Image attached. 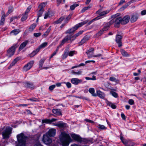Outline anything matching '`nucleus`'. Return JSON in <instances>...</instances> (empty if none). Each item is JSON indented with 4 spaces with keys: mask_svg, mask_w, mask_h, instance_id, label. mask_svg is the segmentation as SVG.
Instances as JSON below:
<instances>
[{
    "mask_svg": "<svg viewBox=\"0 0 146 146\" xmlns=\"http://www.w3.org/2000/svg\"><path fill=\"white\" fill-rule=\"evenodd\" d=\"M59 139L62 146H68L70 142L72 141L69 135L65 132H61Z\"/></svg>",
    "mask_w": 146,
    "mask_h": 146,
    "instance_id": "f257e3e1",
    "label": "nucleus"
},
{
    "mask_svg": "<svg viewBox=\"0 0 146 146\" xmlns=\"http://www.w3.org/2000/svg\"><path fill=\"white\" fill-rule=\"evenodd\" d=\"M17 137L18 142L16 146H25L26 139L27 137L24 134L21 133L17 135Z\"/></svg>",
    "mask_w": 146,
    "mask_h": 146,
    "instance_id": "f03ea898",
    "label": "nucleus"
},
{
    "mask_svg": "<svg viewBox=\"0 0 146 146\" xmlns=\"http://www.w3.org/2000/svg\"><path fill=\"white\" fill-rule=\"evenodd\" d=\"M72 138L75 141L80 143L84 142L86 143L88 142V140L86 139L82 138L80 136L75 133L70 134Z\"/></svg>",
    "mask_w": 146,
    "mask_h": 146,
    "instance_id": "7ed1b4c3",
    "label": "nucleus"
},
{
    "mask_svg": "<svg viewBox=\"0 0 146 146\" xmlns=\"http://www.w3.org/2000/svg\"><path fill=\"white\" fill-rule=\"evenodd\" d=\"M120 15L119 13H117V14L113 16V17L115 18L111 20L110 21L111 23H112V24L114 23V26L117 27H118L119 26V25L121 23V17H117V16Z\"/></svg>",
    "mask_w": 146,
    "mask_h": 146,
    "instance_id": "20e7f679",
    "label": "nucleus"
},
{
    "mask_svg": "<svg viewBox=\"0 0 146 146\" xmlns=\"http://www.w3.org/2000/svg\"><path fill=\"white\" fill-rule=\"evenodd\" d=\"M17 47V45L15 44L9 48L7 50V56L9 57H11L14 54L15 49Z\"/></svg>",
    "mask_w": 146,
    "mask_h": 146,
    "instance_id": "39448f33",
    "label": "nucleus"
},
{
    "mask_svg": "<svg viewBox=\"0 0 146 146\" xmlns=\"http://www.w3.org/2000/svg\"><path fill=\"white\" fill-rule=\"evenodd\" d=\"M94 48H91L90 49L87 51L86 53L88 55V58H90L93 57H99L102 56V54H99L97 55H94Z\"/></svg>",
    "mask_w": 146,
    "mask_h": 146,
    "instance_id": "423d86ee",
    "label": "nucleus"
},
{
    "mask_svg": "<svg viewBox=\"0 0 146 146\" xmlns=\"http://www.w3.org/2000/svg\"><path fill=\"white\" fill-rule=\"evenodd\" d=\"M12 131V128L10 127H7L6 129L3 131L2 135L3 138H8L9 137V135L11 134Z\"/></svg>",
    "mask_w": 146,
    "mask_h": 146,
    "instance_id": "0eeeda50",
    "label": "nucleus"
},
{
    "mask_svg": "<svg viewBox=\"0 0 146 146\" xmlns=\"http://www.w3.org/2000/svg\"><path fill=\"white\" fill-rule=\"evenodd\" d=\"M42 141L45 144L49 145L52 142V139L50 137L45 134L43 135Z\"/></svg>",
    "mask_w": 146,
    "mask_h": 146,
    "instance_id": "6e6552de",
    "label": "nucleus"
},
{
    "mask_svg": "<svg viewBox=\"0 0 146 146\" xmlns=\"http://www.w3.org/2000/svg\"><path fill=\"white\" fill-rule=\"evenodd\" d=\"M112 24V23H111V21L108 22L106 23L104 25L103 28L102 30H101L98 33V35L99 36L101 35L103 33V32L104 31H106L108 30L110 26Z\"/></svg>",
    "mask_w": 146,
    "mask_h": 146,
    "instance_id": "1a4fd4ad",
    "label": "nucleus"
},
{
    "mask_svg": "<svg viewBox=\"0 0 146 146\" xmlns=\"http://www.w3.org/2000/svg\"><path fill=\"white\" fill-rule=\"evenodd\" d=\"M120 139L122 143L125 146H134L135 145L133 142L123 139L122 137H120Z\"/></svg>",
    "mask_w": 146,
    "mask_h": 146,
    "instance_id": "9d476101",
    "label": "nucleus"
},
{
    "mask_svg": "<svg viewBox=\"0 0 146 146\" xmlns=\"http://www.w3.org/2000/svg\"><path fill=\"white\" fill-rule=\"evenodd\" d=\"M34 63V61H31L28 63L23 67V70L27 71L31 68Z\"/></svg>",
    "mask_w": 146,
    "mask_h": 146,
    "instance_id": "9b49d317",
    "label": "nucleus"
},
{
    "mask_svg": "<svg viewBox=\"0 0 146 146\" xmlns=\"http://www.w3.org/2000/svg\"><path fill=\"white\" fill-rule=\"evenodd\" d=\"M56 129L54 128H51L46 132L45 134L48 135L49 137H52L54 136L56 134Z\"/></svg>",
    "mask_w": 146,
    "mask_h": 146,
    "instance_id": "f8f14e48",
    "label": "nucleus"
},
{
    "mask_svg": "<svg viewBox=\"0 0 146 146\" xmlns=\"http://www.w3.org/2000/svg\"><path fill=\"white\" fill-rule=\"evenodd\" d=\"M130 17L128 15H126L123 18H121V24L122 25H125L129 21Z\"/></svg>",
    "mask_w": 146,
    "mask_h": 146,
    "instance_id": "ddd939ff",
    "label": "nucleus"
},
{
    "mask_svg": "<svg viewBox=\"0 0 146 146\" xmlns=\"http://www.w3.org/2000/svg\"><path fill=\"white\" fill-rule=\"evenodd\" d=\"M70 40L71 42L73 40H72V38L71 36L67 35L66 36L65 38L62 40L61 42L60 43L61 45H63L65 42Z\"/></svg>",
    "mask_w": 146,
    "mask_h": 146,
    "instance_id": "4468645a",
    "label": "nucleus"
},
{
    "mask_svg": "<svg viewBox=\"0 0 146 146\" xmlns=\"http://www.w3.org/2000/svg\"><path fill=\"white\" fill-rule=\"evenodd\" d=\"M122 39V36L120 35H117L116 36L115 41L118 44V46L119 47H120L122 46L121 40Z\"/></svg>",
    "mask_w": 146,
    "mask_h": 146,
    "instance_id": "2eb2a0df",
    "label": "nucleus"
},
{
    "mask_svg": "<svg viewBox=\"0 0 146 146\" xmlns=\"http://www.w3.org/2000/svg\"><path fill=\"white\" fill-rule=\"evenodd\" d=\"M82 80L77 78H72L71 79V83L75 85H78V84L82 82Z\"/></svg>",
    "mask_w": 146,
    "mask_h": 146,
    "instance_id": "dca6fc26",
    "label": "nucleus"
},
{
    "mask_svg": "<svg viewBox=\"0 0 146 146\" xmlns=\"http://www.w3.org/2000/svg\"><path fill=\"white\" fill-rule=\"evenodd\" d=\"M24 86L26 87L31 89H33L35 88V86L31 82H27L24 84Z\"/></svg>",
    "mask_w": 146,
    "mask_h": 146,
    "instance_id": "f3484780",
    "label": "nucleus"
},
{
    "mask_svg": "<svg viewBox=\"0 0 146 146\" xmlns=\"http://www.w3.org/2000/svg\"><path fill=\"white\" fill-rule=\"evenodd\" d=\"M96 94L97 96H98L99 97L102 98H104L105 96L104 93L100 90H97Z\"/></svg>",
    "mask_w": 146,
    "mask_h": 146,
    "instance_id": "a211bd4d",
    "label": "nucleus"
},
{
    "mask_svg": "<svg viewBox=\"0 0 146 146\" xmlns=\"http://www.w3.org/2000/svg\"><path fill=\"white\" fill-rule=\"evenodd\" d=\"M57 120L55 118H52L51 119H45L44 120H42V123H51L52 122L55 121Z\"/></svg>",
    "mask_w": 146,
    "mask_h": 146,
    "instance_id": "6ab92c4d",
    "label": "nucleus"
},
{
    "mask_svg": "<svg viewBox=\"0 0 146 146\" xmlns=\"http://www.w3.org/2000/svg\"><path fill=\"white\" fill-rule=\"evenodd\" d=\"M53 113L57 115H61L62 113L60 109H54L52 110Z\"/></svg>",
    "mask_w": 146,
    "mask_h": 146,
    "instance_id": "aec40b11",
    "label": "nucleus"
},
{
    "mask_svg": "<svg viewBox=\"0 0 146 146\" xmlns=\"http://www.w3.org/2000/svg\"><path fill=\"white\" fill-rule=\"evenodd\" d=\"M54 125L60 128H63L66 126V123L63 122H59L58 123L55 124Z\"/></svg>",
    "mask_w": 146,
    "mask_h": 146,
    "instance_id": "412c9836",
    "label": "nucleus"
},
{
    "mask_svg": "<svg viewBox=\"0 0 146 146\" xmlns=\"http://www.w3.org/2000/svg\"><path fill=\"white\" fill-rule=\"evenodd\" d=\"M138 18V15L135 14L133 15L131 19V23H134L136 21Z\"/></svg>",
    "mask_w": 146,
    "mask_h": 146,
    "instance_id": "4be33fe9",
    "label": "nucleus"
},
{
    "mask_svg": "<svg viewBox=\"0 0 146 146\" xmlns=\"http://www.w3.org/2000/svg\"><path fill=\"white\" fill-rule=\"evenodd\" d=\"M28 43V41L27 40L23 42L21 44L19 48V50H22L26 46Z\"/></svg>",
    "mask_w": 146,
    "mask_h": 146,
    "instance_id": "5701e85b",
    "label": "nucleus"
},
{
    "mask_svg": "<svg viewBox=\"0 0 146 146\" xmlns=\"http://www.w3.org/2000/svg\"><path fill=\"white\" fill-rule=\"evenodd\" d=\"M88 22V20H86L83 22L80 23H79L76 25L75 27H76L77 29L79 27H81L82 25L86 24Z\"/></svg>",
    "mask_w": 146,
    "mask_h": 146,
    "instance_id": "b1692460",
    "label": "nucleus"
},
{
    "mask_svg": "<svg viewBox=\"0 0 146 146\" xmlns=\"http://www.w3.org/2000/svg\"><path fill=\"white\" fill-rule=\"evenodd\" d=\"M88 91L89 92L92 94L93 96H97L96 94L95 93V89L93 88H90L89 89Z\"/></svg>",
    "mask_w": 146,
    "mask_h": 146,
    "instance_id": "393cba45",
    "label": "nucleus"
},
{
    "mask_svg": "<svg viewBox=\"0 0 146 146\" xmlns=\"http://www.w3.org/2000/svg\"><path fill=\"white\" fill-rule=\"evenodd\" d=\"M39 51L37 48L34 51H33L31 54H29L30 57H32L35 56Z\"/></svg>",
    "mask_w": 146,
    "mask_h": 146,
    "instance_id": "a878e982",
    "label": "nucleus"
},
{
    "mask_svg": "<svg viewBox=\"0 0 146 146\" xmlns=\"http://www.w3.org/2000/svg\"><path fill=\"white\" fill-rule=\"evenodd\" d=\"M83 32V31H79L78 33L75 34L74 35L72 36H71L72 38V40H74L77 37L81 35Z\"/></svg>",
    "mask_w": 146,
    "mask_h": 146,
    "instance_id": "bb28decb",
    "label": "nucleus"
},
{
    "mask_svg": "<svg viewBox=\"0 0 146 146\" xmlns=\"http://www.w3.org/2000/svg\"><path fill=\"white\" fill-rule=\"evenodd\" d=\"M77 30V28L76 29V27L74 26L73 27L70 29L69 30H68L66 32V34H70L71 33L73 32H74L75 31Z\"/></svg>",
    "mask_w": 146,
    "mask_h": 146,
    "instance_id": "cd10ccee",
    "label": "nucleus"
},
{
    "mask_svg": "<svg viewBox=\"0 0 146 146\" xmlns=\"http://www.w3.org/2000/svg\"><path fill=\"white\" fill-rule=\"evenodd\" d=\"M51 26H50L48 29L42 35V36L43 37H46L48 35L49 33L50 32L51 30Z\"/></svg>",
    "mask_w": 146,
    "mask_h": 146,
    "instance_id": "c85d7f7f",
    "label": "nucleus"
},
{
    "mask_svg": "<svg viewBox=\"0 0 146 146\" xmlns=\"http://www.w3.org/2000/svg\"><path fill=\"white\" fill-rule=\"evenodd\" d=\"M46 58H43L41 59L39 62V66L40 68H42L43 64H44Z\"/></svg>",
    "mask_w": 146,
    "mask_h": 146,
    "instance_id": "c756f323",
    "label": "nucleus"
},
{
    "mask_svg": "<svg viewBox=\"0 0 146 146\" xmlns=\"http://www.w3.org/2000/svg\"><path fill=\"white\" fill-rule=\"evenodd\" d=\"M88 40V37L87 36H84L80 42V45L82 44Z\"/></svg>",
    "mask_w": 146,
    "mask_h": 146,
    "instance_id": "7c9ffc66",
    "label": "nucleus"
},
{
    "mask_svg": "<svg viewBox=\"0 0 146 146\" xmlns=\"http://www.w3.org/2000/svg\"><path fill=\"white\" fill-rule=\"evenodd\" d=\"M5 14H3L1 17V18L0 21V25H3L4 24V22L5 20Z\"/></svg>",
    "mask_w": 146,
    "mask_h": 146,
    "instance_id": "2f4dec72",
    "label": "nucleus"
},
{
    "mask_svg": "<svg viewBox=\"0 0 146 146\" xmlns=\"http://www.w3.org/2000/svg\"><path fill=\"white\" fill-rule=\"evenodd\" d=\"M109 80L110 81L117 83H118L119 82V80L113 76L111 77L110 78Z\"/></svg>",
    "mask_w": 146,
    "mask_h": 146,
    "instance_id": "473e14b6",
    "label": "nucleus"
},
{
    "mask_svg": "<svg viewBox=\"0 0 146 146\" xmlns=\"http://www.w3.org/2000/svg\"><path fill=\"white\" fill-rule=\"evenodd\" d=\"M47 42H44L40 44L38 48H37L40 50L41 48H44L47 46Z\"/></svg>",
    "mask_w": 146,
    "mask_h": 146,
    "instance_id": "72a5a7b5",
    "label": "nucleus"
},
{
    "mask_svg": "<svg viewBox=\"0 0 146 146\" xmlns=\"http://www.w3.org/2000/svg\"><path fill=\"white\" fill-rule=\"evenodd\" d=\"M121 52L123 56L127 57L129 56L127 52L123 49H121Z\"/></svg>",
    "mask_w": 146,
    "mask_h": 146,
    "instance_id": "f704fd0d",
    "label": "nucleus"
},
{
    "mask_svg": "<svg viewBox=\"0 0 146 146\" xmlns=\"http://www.w3.org/2000/svg\"><path fill=\"white\" fill-rule=\"evenodd\" d=\"M20 32V30L19 29H15L12 31L11 33L13 35H16L18 34Z\"/></svg>",
    "mask_w": 146,
    "mask_h": 146,
    "instance_id": "c9c22d12",
    "label": "nucleus"
},
{
    "mask_svg": "<svg viewBox=\"0 0 146 146\" xmlns=\"http://www.w3.org/2000/svg\"><path fill=\"white\" fill-rule=\"evenodd\" d=\"M36 26V25L35 24H33L31 25L29 28V31L30 32L32 31L35 28Z\"/></svg>",
    "mask_w": 146,
    "mask_h": 146,
    "instance_id": "e433bc0d",
    "label": "nucleus"
},
{
    "mask_svg": "<svg viewBox=\"0 0 146 146\" xmlns=\"http://www.w3.org/2000/svg\"><path fill=\"white\" fill-rule=\"evenodd\" d=\"M79 5L78 4L74 3L73 5L70 6V9L72 10H74L76 7L78 6Z\"/></svg>",
    "mask_w": 146,
    "mask_h": 146,
    "instance_id": "4c0bfd02",
    "label": "nucleus"
},
{
    "mask_svg": "<svg viewBox=\"0 0 146 146\" xmlns=\"http://www.w3.org/2000/svg\"><path fill=\"white\" fill-rule=\"evenodd\" d=\"M68 55V52L67 50H65L63 55L62 58L63 59L66 58Z\"/></svg>",
    "mask_w": 146,
    "mask_h": 146,
    "instance_id": "58836bf2",
    "label": "nucleus"
},
{
    "mask_svg": "<svg viewBox=\"0 0 146 146\" xmlns=\"http://www.w3.org/2000/svg\"><path fill=\"white\" fill-rule=\"evenodd\" d=\"M46 4V3H42L40 4L39 6L40 7V9H42V10H44L43 8L45 6Z\"/></svg>",
    "mask_w": 146,
    "mask_h": 146,
    "instance_id": "ea45409f",
    "label": "nucleus"
},
{
    "mask_svg": "<svg viewBox=\"0 0 146 146\" xmlns=\"http://www.w3.org/2000/svg\"><path fill=\"white\" fill-rule=\"evenodd\" d=\"M98 127L99 129L102 130L106 129V127L103 125L99 124L98 125Z\"/></svg>",
    "mask_w": 146,
    "mask_h": 146,
    "instance_id": "a19ab883",
    "label": "nucleus"
},
{
    "mask_svg": "<svg viewBox=\"0 0 146 146\" xmlns=\"http://www.w3.org/2000/svg\"><path fill=\"white\" fill-rule=\"evenodd\" d=\"M108 105L110 106L113 109H115L116 108V106L113 104L112 103L109 102L108 103Z\"/></svg>",
    "mask_w": 146,
    "mask_h": 146,
    "instance_id": "79ce46f5",
    "label": "nucleus"
},
{
    "mask_svg": "<svg viewBox=\"0 0 146 146\" xmlns=\"http://www.w3.org/2000/svg\"><path fill=\"white\" fill-rule=\"evenodd\" d=\"M44 11V10H42V9H40L38 13V17H39L41 16Z\"/></svg>",
    "mask_w": 146,
    "mask_h": 146,
    "instance_id": "37998d69",
    "label": "nucleus"
},
{
    "mask_svg": "<svg viewBox=\"0 0 146 146\" xmlns=\"http://www.w3.org/2000/svg\"><path fill=\"white\" fill-rule=\"evenodd\" d=\"M72 73L74 74H76L78 75L81 74L82 73V71L81 70H79L78 72L72 71L71 72Z\"/></svg>",
    "mask_w": 146,
    "mask_h": 146,
    "instance_id": "c03bdc74",
    "label": "nucleus"
},
{
    "mask_svg": "<svg viewBox=\"0 0 146 146\" xmlns=\"http://www.w3.org/2000/svg\"><path fill=\"white\" fill-rule=\"evenodd\" d=\"M109 11H103L101 13H100L99 14V15L100 16H102L104 15H106L108 13Z\"/></svg>",
    "mask_w": 146,
    "mask_h": 146,
    "instance_id": "a18cd8bd",
    "label": "nucleus"
},
{
    "mask_svg": "<svg viewBox=\"0 0 146 146\" xmlns=\"http://www.w3.org/2000/svg\"><path fill=\"white\" fill-rule=\"evenodd\" d=\"M110 93L115 98H117L118 96L117 94L114 92L111 91L110 92Z\"/></svg>",
    "mask_w": 146,
    "mask_h": 146,
    "instance_id": "49530a36",
    "label": "nucleus"
},
{
    "mask_svg": "<svg viewBox=\"0 0 146 146\" xmlns=\"http://www.w3.org/2000/svg\"><path fill=\"white\" fill-rule=\"evenodd\" d=\"M64 17H60L58 20L56 21L55 23L56 24H58L59 23H61L62 21L64 20Z\"/></svg>",
    "mask_w": 146,
    "mask_h": 146,
    "instance_id": "de8ad7c7",
    "label": "nucleus"
},
{
    "mask_svg": "<svg viewBox=\"0 0 146 146\" xmlns=\"http://www.w3.org/2000/svg\"><path fill=\"white\" fill-rule=\"evenodd\" d=\"M72 14H71L69 15L67 17L65 20V23H68V21L69 20V19L71 18L72 16Z\"/></svg>",
    "mask_w": 146,
    "mask_h": 146,
    "instance_id": "09e8293b",
    "label": "nucleus"
},
{
    "mask_svg": "<svg viewBox=\"0 0 146 146\" xmlns=\"http://www.w3.org/2000/svg\"><path fill=\"white\" fill-rule=\"evenodd\" d=\"M27 15L25 14V15H23L21 19V21H25L27 19Z\"/></svg>",
    "mask_w": 146,
    "mask_h": 146,
    "instance_id": "8fccbe9b",
    "label": "nucleus"
},
{
    "mask_svg": "<svg viewBox=\"0 0 146 146\" xmlns=\"http://www.w3.org/2000/svg\"><path fill=\"white\" fill-rule=\"evenodd\" d=\"M91 7L90 6L85 7L81 11V12L82 13H83V12H84L86 10H88L89 9H90Z\"/></svg>",
    "mask_w": 146,
    "mask_h": 146,
    "instance_id": "3c124183",
    "label": "nucleus"
},
{
    "mask_svg": "<svg viewBox=\"0 0 146 146\" xmlns=\"http://www.w3.org/2000/svg\"><path fill=\"white\" fill-rule=\"evenodd\" d=\"M63 83L65 84L66 85L67 87L68 88H70L71 87V84L68 82H63Z\"/></svg>",
    "mask_w": 146,
    "mask_h": 146,
    "instance_id": "603ef678",
    "label": "nucleus"
},
{
    "mask_svg": "<svg viewBox=\"0 0 146 146\" xmlns=\"http://www.w3.org/2000/svg\"><path fill=\"white\" fill-rule=\"evenodd\" d=\"M13 11V8L12 7H10L9 8L8 11L7 13V15H9V14L12 13Z\"/></svg>",
    "mask_w": 146,
    "mask_h": 146,
    "instance_id": "864d4df0",
    "label": "nucleus"
},
{
    "mask_svg": "<svg viewBox=\"0 0 146 146\" xmlns=\"http://www.w3.org/2000/svg\"><path fill=\"white\" fill-rule=\"evenodd\" d=\"M56 85H53L49 86V90L50 91H52L54 89Z\"/></svg>",
    "mask_w": 146,
    "mask_h": 146,
    "instance_id": "5fc2aeb1",
    "label": "nucleus"
},
{
    "mask_svg": "<svg viewBox=\"0 0 146 146\" xmlns=\"http://www.w3.org/2000/svg\"><path fill=\"white\" fill-rule=\"evenodd\" d=\"M74 51H71L68 52V55L69 56H72L74 54Z\"/></svg>",
    "mask_w": 146,
    "mask_h": 146,
    "instance_id": "6e6d98bb",
    "label": "nucleus"
},
{
    "mask_svg": "<svg viewBox=\"0 0 146 146\" xmlns=\"http://www.w3.org/2000/svg\"><path fill=\"white\" fill-rule=\"evenodd\" d=\"M129 104L131 105H133L134 104V102L133 100L132 99H129L128 101Z\"/></svg>",
    "mask_w": 146,
    "mask_h": 146,
    "instance_id": "4d7b16f0",
    "label": "nucleus"
},
{
    "mask_svg": "<svg viewBox=\"0 0 146 146\" xmlns=\"http://www.w3.org/2000/svg\"><path fill=\"white\" fill-rule=\"evenodd\" d=\"M33 35L35 37H37L40 36L41 35V33H34Z\"/></svg>",
    "mask_w": 146,
    "mask_h": 146,
    "instance_id": "13d9d810",
    "label": "nucleus"
},
{
    "mask_svg": "<svg viewBox=\"0 0 146 146\" xmlns=\"http://www.w3.org/2000/svg\"><path fill=\"white\" fill-rule=\"evenodd\" d=\"M129 5L128 3H127L125 5H123L122 7L121 8V10H123L126 7H127Z\"/></svg>",
    "mask_w": 146,
    "mask_h": 146,
    "instance_id": "bf43d9fd",
    "label": "nucleus"
},
{
    "mask_svg": "<svg viewBox=\"0 0 146 146\" xmlns=\"http://www.w3.org/2000/svg\"><path fill=\"white\" fill-rule=\"evenodd\" d=\"M31 7H29L27 8V9L25 12V14L27 15V13L31 9Z\"/></svg>",
    "mask_w": 146,
    "mask_h": 146,
    "instance_id": "052dcab7",
    "label": "nucleus"
},
{
    "mask_svg": "<svg viewBox=\"0 0 146 146\" xmlns=\"http://www.w3.org/2000/svg\"><path fill=\"white\" fill-rule=\"evenodd\" d=\"M34 146H43L42 145L40 144V142L38 141L35 144Z\"/></svg>",
    "mask_w": 146,
    "mask_h": 146,
    "instance_id": "680f3d73",
    "label": "nucleus"
},
{
    "mask_svg": "<svg viewBox=\"0 0 146 146\" xmlns=\"http://www.w3.org/2000/svg\"><path fill=\"white\" fill-rule=\"evenodd\" d=\"M28 100H30L31 101L33 102H36L37 101V99L35 98H30Z\"/></svg>",
    "mask_w": 146,
    "mask_h": 146,
    "instance_id": "e2e57ef3",
    "label": "nucleus"
},
{
    "mask_svg": "<svg viewBox=\"0 0 146 146\" xmlns=\"http://www.w3.org/2000/svg\"><path fill=\"white\" fill-rule=\"evenodd\" d=\"M85 121L87 122H88L90 123H94V122L93 121H92L88 119H85Z\"/></svg>",
    "mask_w": 146,
    "mask_h": 146,
    "instance_id": "0e129e2a",
    "label": "nucleus"
},
{
    "mask_svg": "<svg viewBox=\"0 0 146 146\" xmlns=\"http://www.w3.org/2000/svg\"><path fill=\"white\" fill-rule=\"evenodd\" d=\"M141 15H142L146 14V10H144L141 11Z\"/></svg>",
    "mask_w": 146,
    "mask_h": 146,
    "instance_id": "69168bd1",
    "label": "nucleus"
},
{
    "mask_svg": "<svg viewBox=\"0 0 146 146\" xmlns=\"http://www.w3.org/2000/svg\"><path fill=\"white\" fill-rule=\"evenodd\" d=\"M17 62H16L15 60H14L10 64V66L11 67L13 66Z\"/></svg>",
    "mask_w": 146,
    "mask_h": 146,
    "instance_id": "338daca9",
    "label": "nucleus"
},
{
    "mask_svg": "<svg viewBox=\"0 0 146 146\" xmlns=\"http://www.w3.org/2000/svg\"><path fill=\"white\" fill-rule=\"evenodd\" d=\"M17 62H16L15 60H14L10 64V66L11 67L13 66Z\"/></svg>",
    "mask_w": 146,
    "mask_h": 146,
    "instance_id": "774afa93",
    "label": "nucleus"
}]
</instances>
